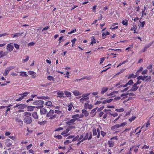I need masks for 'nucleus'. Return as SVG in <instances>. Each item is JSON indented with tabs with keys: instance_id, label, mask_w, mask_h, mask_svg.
<instances>
[{
	"instance_id": "412c9836",
	"label": "nucleus",
	"mask_w": 154,
	"mask_h": 154,
	"mask_svg": "<svg viewBox=\"0 0 154 154\" xmlns=\"http://www.w3.org/2000/svg\"><path fill=\"white\" fill-rule=\"evenodd\" d=\"M20 73H21V74L20 75L21 76L25 77H27L28 76L26 72H21Z\"/></svg>"
},
{
	"instance_id": "0eeeda50",
	"label": "nucleus",
	"mask_w": 154,
	"mask_h": 154,
	"mask_svg": "<svg viewBox=\"0 0 154 154\" xmlns=\"http://www.w3.org/2000/svg\"><path fill=\"white\" fill-rule=\"evenodd\" d=\"M79 119H73L67 121L66 123L68 125L73 124L74 122L76 120L79 121Z\"/></svg>"
},
{
	"instance_id": "37998d69",
	"label": "nucleus",
	"mask_w": 154,
	"mask_h": 154,
	"mask_svg": "<svg viewBox=\"0 0 154 154\" xmlns=\"http://www.w3.org/2000/svg\"><path fill=\"white\" fill-rule=\"evenodd\" d=\"M139 22H140V25L142 27H143L145 24V21H144L142 22H140V21Z\"/></svg>"
},
{
	"instance_id": "7c9ffc66",
	"label": "nucleus",
	"mask_w": 154,
	"mask_h": 154,
	"mask_svg": "<svg viewBox=\"0 0 154 154\" xmlns=\"http://www.w3.org/2000/svg\"><path fill=\"white\" fill-rule=\"evenodd\" d=\"M23 32L21 33H16L14 34L13 36H12V37L13 38H14V37H18L19 36V35H21L23 34Z\"/></svg>"
},
{
	"instance_id": "c85d7f7f",
	"label": "nucleus",
	"mask_w": 154,
	"mask_h": 154,
	"mask_svg": "<svg viewBox=\"0 0 154 154\" xmlns=\"http://www.w3.org/2000/svg\"><path fill=\"white\" fill-rule=\"evenodd\" d=\"M37 98L39 99H43L45 100L49 99V97H45L44 96L37 97Z\"/></svg>"
},
{
	"instance_id": "393cba45",
	"label": "nucleus",
	"mask_w": 154,
	"mask_h": 154,
	"mask_svg": "<svg viewBox=\"0 0 154 154\" xmlns=\"http://www.w3.org/2000/svg\"><path fill=\"white\" fill-rule=\"evenodd\" d=\"M26 106L25 104H20L19 105L18 109H22L25 108Z\"/></svg>"
},
{
	"instance_id": "f8f14e48",
	"label": "nucleus",
	"mask_w": 154,
	"mask_h": 154,
	"mask_svg": "<svg viewBox=\"0 0 154 154\" xmlns=\"http://www.w3.org/2000/svg\"><path fill=\"white\" fill-rule=\"evenodd\" d=\"M29 75H31V77L35 78L36 77V73L32 71H29L28 72Z\"/></svg>"
},
{
	"instance_id": "c03bdc74",
	"label": "nucleus",
	"mask_w": 154,
	"mask_h": 154,
	"mask_svg": "<svg viewBox=\"0 0 154 154\" xmlns=\"http://www.w3.org/2000/svg\"><path fill=\"white\" fill-rule=\"evenodd\" d=\"M128 61V60H126L125 61H124L122 63H120L117 66V67H118L119 66H121L122 65L125 63L127 62Z\"/></svg>"
},
{
	"instance_id": "bb28decb",
	"label": "nucleus",
	"mask_w": 154,
	"mask_h": 154,
	"mask_svg": "<svg viewBox=\"0 0 154 154\" xmlns=\"http://www.w3.org/2000/svg\"><path fill=\"white\" fill-rule=\"evenodd\" d=\"M69 131V128H67L66 130L63 131L62 132L61 134L62 135L64 134H66Z\"/></svg>"
},
{
	"instance_id": "58836bf2",
	"label": "nucleus",
	"mask_w": 154,
	"mask_h": 154,
	"mask_svg": "<svg viewBox=\"0 0 154 154\" xmlns=\"http://www.w3.org/2000/svg\"><path fill=\"white\" fill-rule=\"evenodd\" d=\"M29 57L28 56H27L26 58V59H25L23 60L22 62L23 63H24L27 61L29 60Z\"/></svg>"
},
{
	"instance_id": "0e129e2a",
	"label": "nucleus",
	"mask_w": 154,
	"mask_h": 154,
	"mask_svg": "<svg viewBox=\"0 0 154 154\" xmlns=\"http://www.w3.org/2000/svg\"><path fill=\"white\" fill-rule=\"evenodd\" d=\"M126 124V123L123 122L119 125H120V127H123V126H125Z\"/></svg>"
},
{
	"instance_id": "774afa93",
	"label": "nucleus",
	"mask_w": 154,
	"mask_h": 154,
	"mask_svg": "<svg viewBox=\"0 0 154 154\" xmlns=\"http://www.w3.org/2000/svg\"><path fill=\"white\" fill-rule=\"evenodd\" d=\"M147 70L146 69L143 70L142 72V74L143 75L145 74H146Z\"/></svg>"
},
{
	"instance_id": "5701e85b",
	"label": "nucleus",
	"mask_w": 154,
	"mask_h": 154,
	"mask_svg": "<svg viewBox=\"0 0 154 154\" xmlns=\"http://www.w3.org/2000/svg\"><path fill=\"white\" fill-rule=\"evenodd\" d=\"M108 144L109 147H113L114 146V142L111 140L109 141Z\"/></svg>"
},
{
	"instance_id": "8fccbe9b",
	"label": "nucleus",
	"mask_w": 154,
	"mask_h": 154,
	"mask_svg": "<svg viewBox=\"0 0 154 154\" xmlns=\"http://www.w3.org/2000/svg\"><path fill=\"white\" fill-rule=\"evenodd\" d=\"M79 117V114H76L74 115H72V118L73 119H75V118Z\"/></svg>"
},
{
	"instance_id": "1a4fd4ad",
	"label": "nucleus",
	"mask_w": 154,
	"mask_h": 154,
	"mask_svg": "<svg viewBox=\"0 0 154 154\" xmlns=\"http://www.w3.org/2000/svg\"><path fill=\"white\" fill-rule=\"evenodd\" d=\"M57 92V94L58 95V96L60 98L62 97H64L63 96L64 94L63 91H56Z\"/></svg>"
},
{
	"instance_id": "39448f33",
	"label": "nucleus",
	"mask_w": 154,
	"mask_h": 154,
	"mask_svg": "<svg viewBox=\"0 0 154 154\" xmlns=\"http://www.w3.org/2000/svg\"><path fill=\"white\" fill-rule=\"evenodd\" d=\"M28 94L29 93L28 92H25L23 94H20L19 95H21V96L19 98L17 99L16 101H21L24 97H26Z\"/></svg>"
},
{
	"instance_id": "3c124183",
	"label": "nucleus",
	"mask_w": 154,
	"mask_h": 154,
	"mask_svg": "<svg viewBox=\"0 0 154 154\" xmlns=\"http://www.w3.org/2000/svg\"><path fill=\"white\" fill-rule=\"evenodd\" d=\"M151 77L149 76L145 80L146 82H150L151 81Z\"/></svg>"
},
{
	"instance_id": "c756f323",
	"label": "nucleus",
	"mask_w": 154,
	"mask_h": 154,
	"mask_svg": "<svg viewBox=\"0 0 154 154\" xmlns=\"http://www.w3.org/2000/svg\"><path fill=\"white\" fill-rule=\"evenodd\" d=\"M91 40L92 42H91V44H93L94 43H96V40L95 39H94V36H92V37L91 38Z\"/></svg>"
},
{
	"instance_id": "a18cd8bd",
	"label": "nucleus",
	"mask_w": 154,
	"mask_h": 154,
	"mask_svg": "<svg viewBox=\"0 0 154 154\" xmlns=\"http://www.w3.org/2000/svg\"><path fill=\"white\" fill-rule=\"evenodd\" d=\"M153 43V42H152L151 43L146 45V46H145V47L146 48H147V49L152 45V44Z\"/></svg>"
},
{
	"instance_id": "e2e57ef3",
	"label": "nucleus",
	"mask_w": 154,
	"mask_h": 154,
	"mask_svg": "<svg viewBox=\"0 0 154 154\" xmlns=\"http://www.w3.org/2000/svg\"><path fill=\"white\" fill-rule=\"evenodd\" d=\"M143 69V68L142 67H140V69L137 71V73L140 72L141 71H142Z\"/></svg>"
},
{
	"instance_id": "dca6fc26",
	"label": "nucleus",
	"mask_w": 154,
	"mask_h": 154,
	"mask_svg": "<svg viewBox=\"0 0 154 154\" xmlns=\"http://www.w3.org/2000/svg\"><path fill=\"white\" fill-rule=\"evenodd\" d=\"M12 141L9 139L7 140L6 145L8 147H10L12 145L11 142Z\"/></svg>"
},
{
	"instance_id": "052dcab7",
	"label": "nucleus",
	"mask_w": 154,
	"mask_h": 154,
	"mask_svg": "<svg viewBox=\"0 0 154 154\" xmlns=\"http://www.w3.org/2000/svg\"><path fill=\"white\" fill-rule=\"evenodd\" d=\"M136 118L135 116H132L131 118L129 119V120L130 122H132L133 120H134Z\"/></svg>"
},
{
	"instance_id": "864d4df0",
	"label": "nucleus",
	"mask_w": 154,
	"mask_h": 154,
	"mask_svg": "<svg viewBox=\"0 0 154 154\" xmlns=\"http://www.w3.org/2000/svg\"><path fill=\"white\" fill-rule=\"evenodd\" d=\"M105 57H103L100 58L101 61L100 63V64H101L105 60Z\"/></svg>"
},
{
	"instance_id": "4d7b16f0",
	"label": "nucleus",
	"mask_w": 154,
	"mask_h": 154,
	"mask_svg": "<svg viewBox=\"0 0 154 154\" xmlns=\"http://www.w3.org/2000/svg\"><path fill=\"white\" fill-rule=\"evenodd\" d=\"M7 53L6 52H5L4 53H2V54H1V55L0 56V58L2 57H4V56H6L7 55Z\"/></svg>"
},
{
	"instance_id": "680f3d73",
	"label": "nucleus",
	"mask_w": 154,
	"mask_h": 154,
	"mask_svg": "<svg viewBox=\"0 0 154 154\" xmlns=\"http://www.w3.org/2000/svg\"><path fill=\"white\" fill-rule=\"evenodd\" d=\"M118 26H116L114 27V26H112L110 28V29H116L117 28H118Z\"/></svg>"
},
{
	"instance_id": "5fc2aeb1",
	"label": "nucleus",
	"mask_w": 154,
	"mask_h": 154,
	"mask_svg": "<svg viewBox=\"0 0 154 154\" xmlns=\"http://www.w3.org/2000/svg\"><path fill=\"white\" fill-rule=\"evenodd\" d=\"M128 86V85L126 83L125 85H122L118 87V88H120L121 87H123L124 88Z\"/></svg>"
},
{
	"instance_id": "4c0bfd02",
	"label": "nucleus",
	"mask_w": 154,
	"mask_h": 154,
	"mask_svg": "<svg viewBox=\"0 0 154 154\" xmlns=\"http://www.w3.org/2000/svg\"><path fill=\"white\" fill-rule=\"evenodd\" d=\"M72 142V141L71 140H66L65 142H64V144L65 145H67L68 143H71Z\"/></svg>"
},
{
	"instance_id": "4be33fe9",
	"label": "nucleus",
	"mask_w": 154,
	"mask_h": 154,
	"mask_svg": "<svg viewBox=\"0 0 154 154\" xmlns=\"http://www.w3.org/2000/svg\"><path fill=\"white\" fill-rule=\"evenodd\" d=\"M73 94L75 96H78L79 95L81 94V93H80L79 92L78 90H75L73 92Z\"/></svg>"
},
{
	"instance_id": "a878e982",
	"label": "nucleus",
	"mask_w": 154,
	"mask_h": 154,
	"mask_svg": "<svg viewBox=\"0 0 154 154\" xmlns=\"http://www.w3.org/2000/svg\"><path fill=\"white\" fill-rule=\"evenodd\" d=\"M35 107V106H28L27 107L28 110L29 111H32L34 110V108Z\"/></svg>"
},
{
	"instance_id": "69168bd1",
	"label": "nucleus",
	"mask_w": 154,
	"mask_h": 154,
	"mask_svg": "<svg viewBox=\"0 0 154 154\" xmlns=\"http://www.w3.org/2000/svg\"><path fill=\"white\" fill-rule=\"evenodd\" d=\"M35 44V43H34L33 42H30V43H29L28 44V46H33V45H34Z\"/></svg>"
},
{
	"instance_id": "79ce46f5",
	"label": "nucleus",
	"mask_w": 154,
	"mask_h": 154,
	"mask_svg": "<svg viewBox=\"0 0 154 154\" xmlns=\"http://www.w3.org/2000/svg\"><path fill=\"white\" fill-rule=\"evenodd\" d=\"M109 114L110 115H111L114 117L117 116L118 115V114L117 113H111L109 112Z\"/></svg>"
},
{
	"instance_id": "f03ea898",
	"label": "nucleus",
	"mask_w": 154,
	"mask_h": 154,
	"mask_svg": "<svg viewBox=\"0 0 154 154\" xmlns=\"http://www.w3.org/2000/svg\"><path fill=\"white\" fill-rule=\"evenodd\" d=\"M46 116L49 117V119L50 120H53L57 117V115L55 113V111L52 109L50 110L47 113Z\"/></svg>"
},
{
	"instance_id": "cd10ccee",
	"label": "nucleus",
	"mask_w": 154,
	"mask_h": 154,
	"mask_svg": "<svg viewBox=\"0 0 154 154\" xmlns=\"http://www.w3.org/2000/svg\"><path fill=\"white\" fill-rule=\"evenodd\" d=\"M90 93H86V94H83L82 97L83 98H86L87 97H88V96L90 94Z\"/></svg>"
},
{
	"instance_id": "bf43d9fd",
	"label": "nucleus",
	"mask_w": 154,
	"mask_h": 154,
	"mask_svg": "<svg viewBox=\"0 0 154 154\" xmlns=\"http://www.w3.org/2000/svg\"><path fill=\"white\" fill-rule=\"evenodd\" d=\"M104 108V106H102L101 107H100V108H99L97 109V111L100 112L101 110H102Z\"/></svg>"
},
{
	"instance_id": "49530a36",
	"label": "nucleus",
	"mask_w": 154,
	"mask_h": 154,
	"mask_svg": "<svg viewBox=\"0 0 154 154\" xmlns=\"http://www.w3.org/2000/svg\"><path fill=\"white\" fill-rule=\"evenodd\" d=\"M55 138H57L58 139H60L62 138V136L60 135H58L57 136H54Z\"/></svg>"
},
{
	"instance_id": "13d9d810",
	"label": "nucleus",
	"mask_w": 154,
	"mask_h": 154,
	"mask_svg": "<svg viewBox=\"0 0 154 154\" xmlns=\"http://www.w3.org/2000/svg\"><path fill=\"white\" fill-rule=\"evenodd\" d=\"M63 36H61L59 38L58 40L59 41V44L58 45H60V44L61 42V40H62V38H63Z\"/></svg>"
},
{
	"instance_id": "a211bd4d",
	"label": "nucleus",
	"mask_w": 154,
	"mask_h": 154,
	"mask_svg": "<svg viewBox=\"0 0 154 154\" xmlns=\"http://www.w3.org/2000/svg\"><path fill=\"white\" fill-rule=\"evenodd\" d=\"M32 116L35 119H38V116L36 112H34L32 113Z\"/></svg>"
},
{
	"instance_id": "ea45409f",
	"label": "nucleus",
	"mask_w": 154,
	"mask_h": 154,
	"mask_svg": "<svg viewBox=\"0 0 154 154\" xmlns=\"http://www.w3.org/2000/svg\"><path fill=\"white\" fill-rule=\"evenodd\" d=\"M127 84L128 85H131L134 83L133 81L132 80H130L127 83Z\"/></svg>"
},
{
	"instance_id": "423d86ee",
	"label": "nucleus",
	"mask_w": 154,
	"mask_h": 154,
	"mask_svg": "<svg viewBox=\"0 0 154 154\" xmlns=\"http://www.w3.org/2000/svg\"><path fill=\"white\" fill-rule=\"evenodd\" d=\"M139 88L138 86H137V85L136 84H134L132 86L131 88L129 91H128L129 92L130 91H136Z\"/></svg>"
},
{
	"instance_id": "6ab92c4d",
	"label": "nucleus",
	"mask_w": 154,
	"mask_h": 154,
	"mask_svg": "<svg viewBox=\"0 0 154 154\" xmlns=\"http://www.w3.org/2000/svg\"><path fill=\"white\" fill-rule=\"evenodd\" d=\"M64 93H65V95L67 97H70L71 96V93L69 91H64Z\"/></svg>"
},
{
	"instance_id": "b1692460",
	"label": "nucleus",
	"mask_w": 154,
	"mask_h": 154,
	"mask_svg": "<svg viewBox=\"0 0 154 154\" xmlns=\"http://www.w3.org/2000/svg\"><path fill=\"white\" fill-rule=\"evenodd\" d=\"M89 99V97H87L86 98H83L80 99V102H81L82 103H83L84 101H85L88 100Z\"/></svg>"
},
{
	"instance_id": "20e7f679",
	"label": "nucleus",
	"mask_w": 154,
	"mask_h": 154,
	"mask_svg": "<svg viewBox=\"0 0 154 154\" xmlns=\"http://www.w3.org/2000/svg\"><path fill=\"white\" fill-rule=\"evenodd\" d=\"M14 68L15 67L14 66H10L5 69V72L4 73V75L5 76H6L7 75L8 73H9L10 71L14 69Z\"/></svg>"
},
{
	"instance_id": "338daca9",
	"label": "nucleus",
	"mask_w": 154,
	"mask_h": 154,
	"mask_svg": "<svg viewBox=\"0 0 154 154\" xmlns=\"http://www.w3.org/2000/svg\"><path fill=\"white\" fill-rule=\"evenodd\" d=\"M76 41V39L75 38H74L73 40H71V42L72 44H74L75 42Z\"/></svg>"
},
{
	"instance_id": "e433bc0d",
	"label": "nucleus",
	"mask_w": 154,
	"mask_h": 154,
	"mask_svg": "<svg viewBox=\"0 0 154 154\" xmlns=\"http://www.w3.org/2000/svg\"><path fill=\"white\" fill-rule=\"evenodd\" d=\"M47 79L48 80H49L50 81L52 80L53 81H54V79L52 76H49L48 77Z\"/></svg>"
},
{
	"instance_id": "6e6552de",
	"label": "nucleus",
	"mask_w": 154,
	"mask_h": 154,
	"mask_svg": "<svg viewBox=\"0 0 154 154\" xmlns=\"http://www.w3.org/2000/svg\"><path fill=\"white\" fill-rule=\"evenodd\" d=\"M93 106L91 104L88 103H85L84 105V108L85 109H91L93 107Z\"/></svg>"
},
{
	"instance_id": "473e14b6",
	"label": "nucleus",
	"mask_w": 154,
	"mask_h": 154,
	"mask_svg": "<svg viewBox=\"0 0 154 154\" xmlns=\"http://www.w3.org/2000/svg\"><path fill=\"white\" fill-rule=\"evenodd\" d=\"M46 123V121H44L42 122L39 121L38 123L41 125H43Z\"/></svg>"
},
{
	"instance_id": "4468645a",
	"label": "nucleus",
	"mask_w": 154,
	"mask_h": 154,
	"mask_svg": "<svg viewBox=\"0 0 154 154\" xmlns=\"http://www.w3.org/2000/svg\"><path fill=\"white\" fill-rule=\"evenodd\" d=\"M82 112L85 117L88 116L89 115V113L88 111L85 109H82Z\"/></svg>"
},
{
	"instance_id": "9b49d317",
	"label": "nucleus",
	"mask_w": 154,
	"mask_h": 154,
	"mask_svg": "<svg viewBox=\"0 0 154 154\" xmlns=\"http://www.w3.org/2000/svg\"><path fill=\"white\" fill-rule=\"evenodd\" d=\"M14 47L11 44H8L7 46V49L10 52L12 51Z\"/></svg>"
},
{
	"instance_id": "2eb2a0df",
	"label": "nucleus",
	"mask_w": 154,
	"mask_h": 154,
	"mask_svg": "<svg viewBox=\"0 0 154 154\" xmlns=\"http://www.w3.org/2000/svg\"><path fill=\"white\" fill-rule=\"evenodd\" d=\"M147 77V76H140L137 78V79L138 80H142L143 81H144Z\"/></svg>"
},
{
	"instance_id": "603ef678",
	"label": "nucleus",
	"mask_w": 154,
	"mask_h": 154,
	"mask_svg": "<svg viewBox=\"0 0 154 154\" xmlns=\"http://www.w3.org/2000/svg\"><path fill=\"white\" fill-rule=\"evenodd\" d=\"M14 46L17 49H18L19 48V45L17 44H14Z\"/></svg>"
},
{
	"instance_id": "6e6d98bb",
	"label": "nucleus",
	"mask_w": 154,
	"mask_h": 154,
	"mask_svg": "<svg viewBox=\"0 0 154 154\" xmlns=\"http://www.w3.org/2000/svg\"><path fill=\"white\" fill-rule=\"evenodd\" d=\"M128 95L130 96L134 97L135 96V94L132 93H128Z\"/></svg>"
},
{
	"instance_id": "c9c22d12",
	"label": "nucleus",
	"mask_w": 154,
	"mask_h": 154,
	"mask_svg": "<svg viewBox=\"0 0 154 154\" xmlns=\"http://www.w3.org/2000/svg\"><path fill=\"white\" fill-rule=\"evenodd\" d=\"M68 110L69 111H70L72 109V107L74 108L73 105L72 104H70V105H69L68 106Z\"/></svg>"
},
{
	"instance_id": "7ed1b4c3",
	"label": "nucleus",
	"mask_w": 154,
	"mask_h": 154,
	"mask_svg": "<svg viewBox=\"0 0 154 154\" xmlns=\"http://www.w3.org/2000/svg\"><path fill=\"white\" fill-rule=\"evenodd\" d=\"M44 102L42 100H37L33 102V104L37 106H35L37 108H40L41 107H43Z\"/></svg>"
},
{
	"instance_id": "a19ab883",
	"label": "nucleus",
	"mask_w": 154,
	"mask_h": 154,
	"mask_svg": "<svg viewBox=\"0 0 154 154\" xmlns=\"http://www.w3.org/2000/svg\"><path fill=\"white\" fill-rule=\"evenodd\" d=\"M52 104V103L51 101H48L47 102L45 103V105L48 106H51Z\"/></svg>"
},
{
	"instance_id": "2f4dec72",
	"label": "nucleus",
	"mask_w": 154,
	"mask_h": 154,
	"mask_svg": "<svg viewBox=\"0 0 154 154\" xmlns=\"http://www.w3.org/2000/svg\"><path fill=\"white\" fill-rule=\"evenodd\" d=\"M89 134L88 133H87L85 135V137L83 138V140H86L87 139H88V136L89 135Z\"/></svg>"
},
{
	"instance_id": "ddd939ff",
	"label": "nucleus",
	"mask_w": 154,
	"mask_h": 154,
	"mask_svg": "<svg viewBox=\"0 0 154 154\" xmlns=\"http://www.w3.org/2000/svg\"><path fill=\"white\" fill-rule=\"evenodd\" d=\"M97 109V108H96L91 110L90 113L93 116H94L96 114L97 112L96 111Z\"/></svg>"
},
{
	"instance_id": "f704fd0d",
	"label": "nucleus",
	"mask_w": 154,
	"mask_h": 154,
	"mask_svg": "<svg viewBox=\"0 0 154 154\" xmlns=\"http://www.w3.org/2000/svg\"><path fill=\"white\" fill-rule=\"evenodd\" d=\"M122 23L124 25L126 26H127L128 24V20H125L122 21Z\"/></svg>"
},
{
	"instance_id": "9d476101",
	"label": "nucleus",
	"mask_w": 154,
	"mask_h": 154,
	"mask_svg": "<svg viewBox=\"0 0 154 154\" xmlns=\"http://www.w3.org/2000/svg\"><path fill=\"white\" fill-rule=\"evenodd\" d=\"M40 113L41 115L47 114L48 113L47 109L44 108H42L40 109Z\"/></svg>"
},
{
	"instance_id": "aec40b11",
	"label": "nucleus",
	"mask_w": 154,
	"mask_h": 154,
	"mask_svg": "<svg viewBox=\"0 0 154 154\" xmlns=\"http://www.w3.org/2000/svg\"><path fill=\"white\" fill-rule=\"evenodd\" d=\"M108 88H102V91L101 92V93L102 94H103L105 93L106 92L107 90H108Z\"/></svg>"
},
{
	"instance_id": "f3484780",
	"label": "nucleus",
	"mask_w": 154,
	"mask_h": 154,
	"mask_svg": "<svg viewBox=\"0 0 154 154\" xmlns=\"http://www.w3.org/2000/svg\"><path fill=\"white\" fill-rule=\"evenodd\" d=\"M120 127V125L119 124H117L112 126L111 128V129L112 130L115 131L117 128H119Z\"/></svg>"
},
{
	"instance_id": "f257e3e1",
	"label": "nucleus",
	"mask_w": 154,
	"mask_h": 154,
	"mask_svg": "<svg viewBox=\"0 0 154 154\" xmlns=\"http://www.w3.org/2000/svg\"><path fill=\"white\" fill-rule=\"evenodd\" d=\"M25 117L23 121L24 122L27 124H31L32 122V119L31 116V113L30 112H26L24 113Z\"/></svg>"
},
{
	"instance_id": "de8ad7c7",
	"label": "nucleus",
	"mask_w": 154,
	"mask_h": 154,
	"mask_svg": "<svg viewBox=\"0 0 154 154\" xmlns=\"http://www.w3.org/2000/svg\"><path fill=\"white\" fill-rule=\"evenodd\" d=\"M62 112L61 111L57 110H55V113L56 114V113L60 114Z\"/></svg>"
},
{
	"instance_id": "72a5a7b5",
	"label": "nucleus",
	"mask_w": 154,
	"mask_h": 154,
	"mask_svg": "<svg viewBox=\"0 0 154 154\" xmlns=\"http://www.w3.org/2000/svg\"><path fill=\"white\" fill-rule=\"evenodd\" d=\"M93 135L94 136H96L97 134V133L96 131V130L95 128H94L92 130Z\"/></svg>"
},
{
	"instance_id": "09e8293b",
	"label": "nucleus",
	"mask_w": 154,
	"mask_h": 154,
	"mask_svg": "<svg viewBox=\"0 0 154 154\" xmlns=\"http://www.w3.org/2000/svg\"><path fill=\"white\" fill-rule=\"evenodd\" d=\"M89 134V137L88 138V140H90L92 139V132H90Z\"/></svg>"
}]
</instances>
